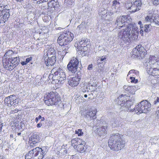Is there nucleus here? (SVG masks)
<instances>
[{"label":"nucleus","instance_id":"nucleus-1","mask_svg":"<svg viewBox=\"0 0 159 159\" xmlns=\"http://www.w3.org/2000/svg\"><path fill=\"white\" fill-rule=\"evenodd\" d=\"M128 17L129 16L127 15L121 16L117 18L115 23L119 29L124 25L127 26L126 29L121 30L119 33L120 41L123 45L124 43L127 45L129 44L131 40L135 39L139 32L138 28L135 24L131 23V18Z\"/></svg>","mask_w":159,"mask_h":159},{"label":"nucleus","instance_id":"nucleus-2","mask_svg":"<svg viewBox=\"0 0 159 159\" xmlns=\"http://www.w3.org/2000/svg\"><path fill=\"white\" fill-rule=\"evenodd\" d=\"M122 135L119 134H113L108 141V145L113 151H118L125 146V142L123 139Z\"/></svg>","mask_w":159,"mask_h":159},{"label":"nucleus","instance_id":"nucleus-3","mask_svg":"<svg viewBox=\"0 0 159 159\" xmlns=\"http://www.w3.org/2000/svg\"><path fill=\"white\" fill-rule=\"evenodd\" d=\"M47 147L44 146L34 148L26 154L25 159H42L47 151Z\"/></svg>","mask_w":159,"mask_h":159},{"label":"nucleus","instance_id":"nucleus-4","mask_svg":"<svg viewBox=\"0 0 159 159\" xmlns=\"http://www.w3.org/2000/svg\"><path fill=\"white\" fill-rule=\"evenodd\" d=\"M44 98L45 103L48 106L53 105H59V103L61 101L57 93L53 92L47 93L45 95Z\"/></svg>","mask_w":159,"mask_h":159},{"label":"nucleus","instance_id":"nucleus-5","mask_svg":"<svg viewBox=\"0 0 159 159\" xmlns=\"http://www.w3.org/2000/svg\"><path fill=\"white\" fill-rule=\"evenodd\" d=\"M151 105L147 100H143L140 102L135 107L131 109V111H135L136 113L139 114L141 113H147L150 111Z\"/></svg>","mask_w":159,"mask_h":159},{"label":"nucleus","instance_id":"nucleus-6","mask_svg":"<svg viewBox=\"0 0 159 159\" xmlns=\"http://www.w3.org/2000/svg\"><path fill=\"white\" fill-rule=\"evenodd\" d=\"M56 70V69L55 68L52 69V72L55 71L54 75L52 74L49 75V79H52V81H54L56 83H63L66 78L65 72L60 68Z\"/></svg>","mask_w":159,"mask_h":159},{"label":"nucleus","instance_id":"nucleus-7","mask_svg":"<svg viewBox=\"0 0 159 159\" xmlns=\"http://www.w3.org/2000/svg\"><path fill=\"white\" fill-rule=\"evenodd\" d=\"M73 38V34L72 33L69 31H66L60 34L57 42L60 46H65L72 41Z\"/></svg>","mask_w":159,"mask_h":159},{"label":"nucleus","instance_id":"nucleus-8","mask_svg":"<svg viewBox=\"0 0 159 159\" xmlns=\"http://www.w3.org/2000/svg\"><path fill=\"white\" fill-rule=\"evenodd\" d=\"M147 54L146 49L141 45L136 46L131 52V57L139 59H143Z\"/></svg>","mask_w":159,"mask_h":159},{"label":"nucleus","instance_id":"nucleus-9","mask_svg":"<svg viewBox=\"0 0 159 159\" xmlns=\"http://www.w3.org/2000/svg\"><path fill=\"white\" fill-rule=\"evenodd\" d=\"M126 97L123 94L120 95L117 98V103L120 106V108L121 110L126 111L130 110L131 111V102L126 100Z\"/></svg>","mask_w":159,"mask_h":159},{"label":"nucleus","instance_id":"nucleus-10","mask_svg":"<svg viewBox=\"0 0 159 159\" xmlns=\"http://www.w3.org/2000/svg\"><path fill=\"white\" fill-rule=\"evenodd\" d=\"M79 63V61L76 57H73L67 65V70L72 73H75L77 71Z\"/></svg>","mask_w":159,"mask_h":159},{"label":"nucleus","instance_id":"nucleus-11","mask_svg":"<svg viewBox=\"0 0 159 159\" xmlns=\"http://www.w3.org/2000/svg\"><path fill=\"white\" fill-rule=\"evenodd\" d=\"M30 147H34L36 145V144L41 141V138L38 133L35 132L30 134L29 138Z\"/></svg>","mask_w":159,"mask_h":159},{"label":"nucleus","instance_id":"nucleus-12","mask_svg":"<svg viewBox=\"0 0 159 159\" xmlns=\"http://www.w3.org/2000/svg\"><path fill=\"white\" fill-rule=\"evenodd\" d=\"M4 101L5 104L9 107L17 106L19 102L16 96L14 94L6 97Z\"/></svg>","mask_w":159,"mask_h":159},{"label":"nucleus","instance_id":"nucleus-13","mask_svg":"<svg viewBox=\"0 0 159 159\" xmlns=\"http://www.w3.org/2000/svg\"><path fill=\"white\" fill-rule=\"evenodd\" d=\"M96 112L97 110L95 108H91L84 113V115L86 120H90L96 118Z\"/></svg>","mask_w":159,"mask_h":159},{"label":"nucleus","instance_id":"nucleus-14","mask_svg":"<svg viewBox=\"0 0 159 159\" xmlns=\"http://www.w3.org/2000/svg\"><path fill=\"white\" fill-rule=\"evenodd\" d=\"M112 10H110V14L112 15L115 13H119L121 11V7L120 2L116 0H114L111 7Z\"/></svg>","mask_w":159,"mask_h":159},{"label":"nucleus","instance_id":"nucleus-15","mask_svg":"<svg viewBox=\"0 0 159 159\" xmlns=\"http://www.w3.org/2000/svg\"><path fill=\"white\" fill-rule=\"evenodd\" d=\"M142 5L141 2V1L138 0L134 2L133 4L131 7H129L127 8V9H129V11L131 13L137 11H139L141 8V6Z\"/></svg>","mask_w":159,"mask_h":159},{"label":"nucleus","instance_id":"nucleus-16","mask_svg":"<svg viewBox=\"0 0 159 159\" xmlns=\"http://www.w3.org/2000/svg\"><path fill=\"white\" fill-rule=\"evenodd\" d=\"M146 21L154 23L156 25H159V16H155L154 15L149 14L145 18Z\"/></svg>","mask_w":159,"mask_h":159},{"label":"nucleus","instance_id":"nucleus-17","mask_svg":"<svg viewBox=\"0 0 159 159\" xmlns=\"http://www.w3.org/2000/svg\"><path fill=\"white\" fill-rule=\"evenodd\" d=\"M146 67L147 71L149 75L158 77L159 76V68L152 67L149 66H147Z\"/></svg>","mask_w":159,"mask_h":159},{"label":"nucleus","instance_id":"nucleus-18","mask_svg":"<svg viewBox=\"0 0 159 159\" xmlns=\"http://www.w3.org/2000/svg\"><path fill=\"white\" fill-rule=\"evenodd\" d=\"M2 62L3 66L6 69L11 71L14 69V66L12 64L9 58H3Z\"/></svg>","mask_w":159,"mask_h":159},{"label":"nucleus","instance_id":"nucleus-19","mask_svg":"<svg viewBox=\"0 0 159 159\" xmlns=\"http://www.w3.org/2000/svg\"><path fill=\"white\" fill-rule=\"evenodd\" d=\"M44 57L45 63L47 66L53 65L56 61V57L54 56L46 57Z\"/></svg>","mask_w":159,"mask_h":159},{"label":"nucleus","instance_id":"nucleus-20","mask_svg":"<svg viewBox=\"0 0 159 159\" xmlns=\"http://www.w3.org/2000/svg\"><path fill=\"white\" fill-rule=\"evenodd\" d=\"M88 40L86 38H83L78 43L75 44V47H77V49L79 50H82L87 45Z\"/></svg>","mask_w":159,"mask_h":159},{"label":"nucleus","instance_id":"nucleus-21","mask_svg":"<svg viewBox=\"0 0 159 159\" xmlns=\"http://www.w3.org/2000/svg\"><path fill=\"white\" fill-rule=\"evenodd\" d=\"M80 79L77 76L71 78L69 80L68 84L71 87L76 86L79 84Z\"/></svg>","mask_w":159,"mask_h":159},{"label":"nucleus","instance_id":"nucleus-22","mask_svg":"<svg viewBox=\"0 0 159 159\" xmlns=\"http://www.w3.org/2000/svg\"><path fill=\"white\" fill-rule=\"evenodd\" d=\"M107 127V126H102L96 129L98 134L100 136H104L106 134Z\"/></svg>","mask_w":159,"mask_h":159},{"label":"nucleus","instance_id":"nucleus-23","mask_svg":"<svg viewBox=\"0 0 159 159\" xmlns=\"http://www.w3.org/2000/svg\"><path fill=\"white\" fill-rule=\"evenodd\" d=\"M10 7L7 5H4L2 4H0V11H1L2 15L5 14H10Z\"/></svg>","mask_w":159,"mask_h":159},{"label":"nucleus","instance_id":"nucleus-24","mask_svg":"<svg viewBox=\"0 0 159 159\" xmlns=\"http://www.w3.org/2000/svg\"><path fill=\"white\" fill-rule=\"evenodd\" d=\"M82 139L78 138L73 139L71 141V145L74 147L75 148V147L78 145L82 143Z\"/></svg>","mask_w":159,"mask_h":159},{"label":"nucleus","instance_id":"nucleus-25","mask_svg":"<svg viewBox=\"0 0 159 159\" xmlns=\"http://www.w3.org/2000/svg\"><path fill=\"white\" fill-rule=\"evenodd\" d=\"M107 57H108L107 55L98 57L97 60V64L98 65L105 64L106 63Z\"/></svg>","mask_w":159,"mask_h":159},{"label":"nucleus","instance_id":"nucleus-26","mask_svg":"<svg viewBox=\"0 0 159 159\" xmlns=\"http://www.w3.org/2000/svg\"><path fill=\"white\" fill-rule=\"evenodd\" d=\"M57 0H52L48 3V7L50 8H52V10H53V8L58 7L59 5L57 2Z\"/></svg>","mask_w":159,"mask_h":159},{"label":"nucleus","instance_id":"nucleus-27","mask_svg":"<svg viewBox=\"0 0 159 159\" xmlns=\"http://www.w3.org/2000/svg\"><path fill=\"white\" fill-rule=\"evenodd\" d=\"M12 65L14 66V68H15L20 63V58L19 57L9 58Z\"/></svg>","mask_w":159,"mask_h":159},{"label":"nucleus","instance_id":"nucleus-28","mask_svg":"<svg viewBox=\"0 0 159 159\" xmlns=\"http://www.w3.org/2000/svg\"><path fill=\"white\" fill-rule=\"evenodd\" d=\"M146 65L147 66H150L152 67L159 68V66L157 62L155 60L154 61L153 60H150L148 62L146 63Z\"/></svg>","mask_w":159,"mask_h":159},{"label":"nucleus","instance_id":"nucleus-29","mask_svg":"<svg viewBox=\"0 0 159 159\" xmlns=\"http://www.w3.org/2000/svg\"><path fill=\"white\" fill-rule=\"evenodd\" d=\"M84 142L82 141V143L80 144L75 147L77 151L80 152H83L85 151L86 147L84 145Z\"/></svg>","mask_w":159,"mask_h":159},{"label":"nucleus","instance_id":"nucleus-30","mask_svg":"<svg viewBox=\"0 0 159 159\" xmlns=\"http://www.w3.org/2000/svg\"><path fill=\"white\" fill-rule=\"evenodd\" d=\"M10 14H5L0 16V24H4L9 17Z\"/></svg>","mask_w":159,"mask_h":159},{"label":"nucleus","instance_id":"nucleus-31","mask_svg":"<svg viewBox=\"0 0 159 159\" xmlns=\"http://www.w3.org/2000/svg\"><path fill=\"white\" fill-rule=\"evenodd\" d=\"M87 86L90 91H94L97 89V87L98 85L95 83H93L92 84H89Z\"/></svg>","mask_w":159,"mask_h":159},{"label":"nucleus","instance_id":"nucleus-32","mask_svg":"<svg viewBox=\"0 0 159 159\" xmlns=\"http://www.w3.org/2000/svg\"><path fill=\"white\" fill-rule=\"evenodd\" d=\"M131 74H132L131 75L132 76L134 77L135 75L138 76L139 75V72L137 70H131L129 72L128 76H129Z\"/></svg>","mask_w":159,"mask_h":159},{"label":"nucleus","instance_id":"nucleus-33","mask_svg":"<svg viewBox=\"0 0 159 159\" xmlns=\"http://www.w3.org/2000/svg\"><path fill=\"white\" fill-rule=\"evenodd\" d=\"M110 8H109L108 10H102V12H99V14L100 15H102V17H104L103 16L105 15L106 14H108L109 15H111L110 14Z\"/></svg>","mask_w":159,"mask_h":159},{"label":"nucleus","instance_id":"nucleus-34","mask_svg":"<svg viewBox=\"0 0 159 159\" xmlns=\"http://www.w3.org/2000/svg\"><path fill=\"white\" fill-rule=\"evenodd\" d=\"M66 45H66L64 46L63 47L64 49L62 52V54H64V53L66 54L70 51V45L67 44V45Z\"/></svg>","mask_w":159,"mask_h":159},{"label":"nucleus","instance_id":"nucleus-35","mask_svg":"<svg viewBox=\"0 0 159 159\" xmlns=\"http://www.w3.org/2000/svg\"><path fill=\"white\" fill-rule=\"evenodd\" d=\"M13 54V52L12 50H9L6 52L4 55L3 58L10 57L12 56Z\"/></svg>","mask_w":159,"mask_h":159},{"label":"nucleus","instance_id":"nucleus-36","mask_svg":"<svg viewBox=\"0 0 159 159\" xmlns=\"http://www.w3.org/2000/svg\"><path fill=\"white\" fill-rule=\"evenodd\" d=\"M85 23H81L80 25H78L77 29L78 30H79L81 32L83 30L85 29Z\"/></svg>","mask_w":159,"mask_h":159},{"label":"nucleus","instance_id":"nucleus-37","mask_svg":"<svg viewBox=\"0 0 159 159\" xmlns=\"http://www.w3.org/2000/svg\"><path fill=\"white\" fill-rule=\"evenodd\" d=\"M150 25H145L142 29H143V30L146 32H148L151 30Z\"/></svg>","mask_w":159,"mask_h":159},{"label":"nucleus","instance_id":"nucleus-38","mask_svg":"<svg viewBox=\"0 0 159 159\" xmlns=\"http://www.w3.org/2000/svg\"><path fill=\"white\" fill-rule=\"evenodd\" d=\"M75 0H65V3L67 6H69L74 4Z\"/></svg>","mask_w":159,"mask_h":159},{"label":"nucleus","instance_id":"nucleus-39","mask_svg":"<svg viewBox=\"0 0 159 159\" xmlns=\"http://www.w3.org/2000/svg\"><path fill=\"white\" fill-rule=\"evenodd\" d=\"M130 87L131 89L130 93H132L139 89V87L137 85L130 86Z\"/></svg>","mask_w":159,"mask_h":159},{"label":"nucleus","instance_id":"nucleus-40","mask_svg":"<svg viewBox=\"0 0 159 159\" xmlns=\"http://www.w3.org/2000/svg\"><path fill=\"white\" fill-rule=\"evenodd\" d=\"M75 133L77 134L78 136H82L83 134V133L82 131V129H78L75 131Z\"/></svg>","mask_w":159,"mask_h":159},{"label":"nucleus","instance_id":"nucleus-41","mask_svg":"<svg viewBox=\"0 0 159 159\" xmlns=\"http://www.w3.org/2000/svg\"><path fill=\"white\" fill-rule=\"evenodd\" d=\"M89 91L88 86H84L81 89V91L83 93L88 92Z\"/></svg>","mask_w":159,"mask_h":159},{"label":"nucleus","instance_id":"nucleus-42","mask_svg":"<svg viewBox=\"0 0 159 159\" xmlns=\"http://www.w3.org/2000/svg\"><path fill=\"white\" fill-rule=\"evenodd\" d=\"M104 65L100 64L98 65V71H102L104 70Z\"/></svg>","mask_w":159,"mask_h":159},{"label":"nucleus","instance_id":"nucleus-43","mask_svg":"<svg viewBox=\"0 0 159 159\" xmlns=\"http://www.w3.org/2000/svg\"><path fill=\"white\" fill-rule=\"evenodd\" d=\"M112 126L113 127H115L119 126L118 123L117 121L114 120L112 121Z\"/></svg>","mask_w":159,"mask_h":159},{"label":"nucleus","instance_id":"nucleus-44","mask_svg":"<svg viewBox=\"0 0 159 159\" xmlns=\"http://www.w3.org/2000/svg\"><path fill=\"white\" fill-rule=\"evenodd\" d=\"M130 79L131 80V82L132 83H137L138 81V80L137 79L135 80V77L133 76H131L130 77Z\"/></svg>","mask_w":159,"mask_h":159},{"label":"nucleus","instance_id":"nucleus-45","mask_svg":"<svg viewBox=\"0 0 159 159\" xmlns=\"http://www.w3.org/2000/svg\"><path fill=\"white\" fill-rule=\"evenodd\" d=\"M124 89H125V90L127 92H129L130 93V90L131 89L130 88V86H126L125 85L123 87Z\"/></svg>","mask_w":159,"mask_h":159},{"label":"nucleus","instance_id":"nucleus-46","mask_svg":"<svg viewBox=\"0 0 159 159\" xmlns=\"http://www.w3.org/2000/svg\"><path fill=\"white\" fill-rule=\"evenodd\" d=\"M52 55H51V51L50 48L47 51L46 54V55H44V57H48V56L50 57L52 56Z\"/></svg>","mask_w":159,"mask_h":159},{"label":"nucleus","instance_id":"nucleus-47","mask_svg":"<svg viewBox=\"0 0 159 159\" xmlns=\"http://www.w3.org/2000/svg\"><path fill=\"white\" fill-rule=\"evenodd\" d=\"M50 50L51 51V55H52V56H55L56 51L54 50V48H50Z\"/></svg>","mask_w":159,"mask_h":159},{"label":"nucleus","instance_id":"nucleus-48","mask_svg":"<svg viewBox=\"0 0 159 159\" xmlns=\"http://www.w3.org/2000/svg\"><path fill=\"white\" fill-rule=\"evenodd\" d=\"M153 3L154 5H157L159 4V0H152Z\"/></svg>","mask_w":159,"mask_h":159},{"label":"nucleus","instance_id":"nucleus-49","mask_svg":"<svg viewBox=\"0 0 159 159\" xmlns=\"http://www.w3.org/2000/svg\"><path fill=\"white\" fill-rule=\"evenodd\" d=\"M159 102V98L157 97L155 98V100L154 102V104H157Z\"/></svg>","mask_w":159,"mask_h":159},{"label":"nucleus","instance_id":"nucleus-50","mask_svg":"<svg viewBox=\"0 0 159 159\" xmlns=\"http://www.w3.org/2000/svg\"><path fill=\"white\" fill-rule=\"evenodd\" d=\"M80 51H81V52H82V53H81L82 55L83 56H84L87 53V51H84V49H82V50H80Z\"/></svg>","mask_w":159,"mask_h":159},{"label":"nucleus","instance_id":"nucleus-51","mask_svg":"<svg viewBox=\"0 0 159 159\" xmlns=\"http://www.w3.org/2000/svg\"><path fill=\"white\" fill-rule=\"evenodd\" d=\"M61 151L63 155H65L67 153V150L65 148L62 149H61Z\"/></svg>","mask_w":159,"mask_h":159},{"label":"nucleus","instance_id":"nucleus-52","mask_svg":"<svg viewBox=\"0 0 159 159\" xmlns=\"http://www.w3.org/2000/svg\"><path fill=\"white\" fill-rule=\"evenodd\" d=\"M33 1H37V2H46L48 1V0H33Z\"/></svg>","mask_w":159,"mask_h":159},{"label":"nucleus","instance_id":"nucleus-53","mask_svg":"<svg viewBox=\"0 0 159 159\" xmlns=\"http://www.w3.org/2000/svg\"><path fill=\"white\" fill-rule=\"evenodd\" d=\"M32 59V57H30L27 58L26 59V61L27 62V63H28L30 62V61Z\"/></svg>","mask_w":159,"mask_h":159},{"label":"nucleus","instance_id":"nucleus-54","mask_svg":"<svg viewBox=\"0 0 159 159\" xmlns=\"http://www.w3.org/2000/svg\"><path fill=\"white\" fill-rule=\"evenodd\" d=\"M92 68V65L90 64L89 65L88 67V69L89 70H91Z\"/></svg>","mask_w":159,"mask_h":159},{"label":"nucleus","instance_id":"nucleus-55","mask_svg":"<svg viewBox=\"0 0 159 159\" xmlns=\"http://www.w3.org/2000/svg\"><path fill=\"white\" fill-rule=\"evenodd\" d=\"M138 24L139 25H140V29H142V28H143V26H142V22L141 21H139L138 22Z\"/></svg>","mask_w":159,"mask_h":159},{"label":"nucleus","instance_id":"nucleus-56","mask_svg":"<svg viewBox=\"0 0 159 159\" xmlns=\"http://www.w3.org/2000/svg\"><path fill=\"white\" fill-rule=\"evenodd\" d=\"M0 159H6V158L5 156L0 155Z\"/></svg>","mask_w":159,"mask_h":159},{"label":"nucleus","instance_id":"nucleus-57","mask_svg":"<svg viewBox=\"0 0 159 159\" xmlns=\"http://www.w3.org/2000/svg\"><path fill=\"white\" fill-rule=\"evenodd\" d=\"M2 123L0 121V132L2 131Z\"/></svg>","mask_w":159,"mask_h":159},{"label":"nucleus","instance_id":"nucleus-58","mask_svg":"<svg viewBox=\"0 0 159 159\" xmlns=\"http://www.w3.org/2000/svg\"><path fill=\"white\" fill-rule=\"evenodd\" d=\"M42 124H41V123H39L37 125V127H38V128H39V127H41V126H42Z\"/></svg>","mask_w":159,"mask_h":159},{"label":"nucleus","instance_id":"nucleus-59","mask_svg":"<svg viewBox=\"0 0 159 159\" xmlns=\"http://www.w3.org/2000/svg\"><path fill=\"white\" fill-rule=\"evenodd\" d=\"M27 62H26V61H23L21 62V64L22 65H25L27 64Z\"/></svg>","mask_w":159,"mask_h":159},{"label":"nucleus","instance_id":"nucleus-60","mask_svg":"<svg viewBox=\"0 0 159 159\" xmlns=\"http://www.w3.org/2000/svg\"><path fill=\"white\" fill-rule=\"evenodd\" d=\"M143 31H144L143 30V29L140 30L139 32L140 34H143Z\"/></svg>","mask_w":159,"mask_h":159},{"label":"nucleus","instance_id":"nucleus-61","mask_svg":"<svg viewBox=\"0 0 159 159\" xmlns=\"http://www.w3.org/2000/svg\"><path fill=\"white\" fill-rule=\"evenodd\" d=\"M156 114L157 115V116L159 117V109H158L156 112Z\"/></svg>","mask_w":159,"mask_h":159},{"label":"nucleus","instance_id":"nucleus-62","mask_svg":"<svg viewBox=\"0 0 159 159\" xmlns=\"http://www.w3.org/2000/svg\"><path fill=\"white\" fill-rule=\"evenodd\" d=\"M129 132H130V133H129L128 132L127 133V135L128 136H130L131 135V134L132 133V132L131 131H129Z\"/></svg>","mask_w":159,"mask_h":159},{"label":"nucleus","instance_id":"nucleus-63","mask_svg":"<svg viewBox=\"0 0 159 159\" xmlns=\"http://www.w3.org/2000/svg\"><path fill=\"white\" fill-rule=\"evenodd\" d=\"M46 8H47V7L43 6L41 7V9H46Z\"/></svg>","mask_w":159,"mask_h":159},{"label":"nucleus","instance_id":"nucleus-64","mask_svg":"<svg viewBox=\"0 0 159 159\" xmlns=\"http://www.w3.org/2000/svg\"><path fill=\"white\" fill-rule=\"evenodd\" d=\"M37 118L39 120H40L42 118V117L41 116L39 115Z\"/></svg>","mask_w":159,"mask_h":159}]
</instances>
